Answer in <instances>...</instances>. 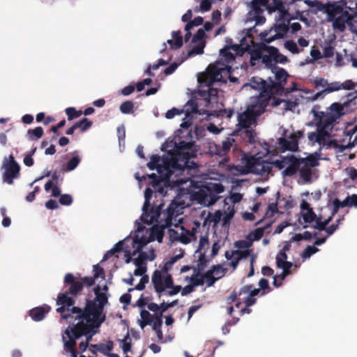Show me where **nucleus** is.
<instances>
[{"mask_svg":"<svg viewBox=\"0 0 357 357\" xmlns=\"http://www.w3.org/2000/svg\"><path fill=\"white\" fill-rule=\"evenodd\" d=\"M237 47H238L236 45H232L231 47H227L226 48L222 50L220 53H221V54L224 57H225V59L227 61H230L234 60L235 56H234V55L231 52H229V49L231 48L234 50H236Z\"/></svg>","mask_w":357,"mask_h":357,"instance_id":"nucleus-46","label":"nucleus"},{"mask_svg":"<svg viewBox=\"0 0 357 357\" xmlns=\"http://www.w3.org/2000/svg\"><path fill=\"white\" fill-rule=\"evenodd\" d=\"M225 190V187L221 183H213L211 185H203L199 191L197 193L198 198L201 201H205L207 195V192H214L216 194H220L223 192Z\"/></svg>","mask_w":357,"mask_h":357,"instance_id":"nucleus-21","label":"nucleus"},{"mask_svg":"<svg viewBox=\"0 0 357 357\" xmlns=\"http://www.w3.org/2000/svg\"><path fill=\"white\" fill-rule=\"evenodd\" d=\"M351 20L352 16L346 10L331 22L333 23V28L340 31H344L346 29V23L349 22Z\"/></svg>","mask_w":357,"mask_h":357,"instance_id":"nucleus-20","label":"nucleus"},{"mask_svg":"<svg viewBox=\"0 0 357 357\" xmlns=\"http://www.w3.org/2000/svg\"><path fill=\"white\" fill-rule=\"evenodd\" d=\"M153 195V190L150 188H147L145 190L144 192V198L145 201L144 202L143 206H142V211H144L146 213V210L147 207H150L151 205V199Z\"/></svg>","mask_w":357,"mask_h":357,"instance_id":"nucleus-44","label":"nucleus"},{"mask_svg":"<svg viewBox=\"0 0 357 357\" xmlns=\"http://www.w3.org/2000/svg\"><path fill=\"white\" fill-rule=\"evenodd\" d=\"M261 105L257 103L252 104L246 111L238 114V126L241 129L248 128L255 121L256 117L260 116L263 113H259Z\"/></svg>","mask_w":357,"mask_h":357,"instance_id":"nucleus-13","label":"nucleus"},{"mask_svg":"<svg viewBox=\"0 0 357 357\" xmlns=\"http://www.w3.org/2000/svg\"><path fill=\"white\" fill-rule=\"evenodd\" d=\"M151 282L158 296H161V294L166 289L165 283V277L162 276L161 272L155 270L152 275Z\"/></svg>","mask_w":357,"mask_h":357,"instance_id":"nucleus-22","label":"nucleus"},{"mask_svg":"<svg viewBox=\"0 0 357 357\" xmlns=\"http://www.w3.org/2000/svg\"><path fill=\"white\" fill-rule=\"evenodd\" d=\"M347 199H349L348 204L349 207H356L357 208V195L353 194L351 195H349L347 197Z\"/></svg>","mask_w":357,"mask_h":357,"instance_id":"nucleus-64","label":"nucleus"},{"mask_svg":"<svg viewBox=\"0 0 357 357\" xmlns=\"http://www.w3.org/2000/svg\"><path fill=\"white\" fill-rule=\"evenodd\" d=\"M173 153L171 158H165L161 160L158 155H153L147 167L151 170L156 169L158 174L165 172V178H170L176 171H184L197 168V165L190 159L196 155L194 149L195 142L178 140L174 137L169 142Z\"/></svg>","mask_w":357,"mask_h":357,"instance_id":"nucleus-1","label":"nucleus"},{"mask_svg":"<svg viewBox=\"0 0 357 357\" xmlns=\"http://www.w3.org/2000/svg\"><path fill=\"white\" fill-rule=\"evenodd\" d=\"M347 105V103L341 104L340 102H333L330 107L327 108L326 112L320 111L321 106L319 105H314L311 113L313 114L314 120L317 122L324 123V121L330 116L337 117V120L342 116L344 112V107Z\"/></svg>","mask_w":357,"mask_h":357,"instance_id":"nucleus-11","label":"nucleus"},{"mask_svg":"<svg viewBox=\"0 0 357 357\" xmlns=\"http://www.w3.org/2000/svg\"><path fill=\"white\" fill-rule=\"evenodd\" d=\"M205 36L206 34L204 29H198L197 33L192 36V43H196L198 41H203V39L205 37Z\"/></svg>","mask_w":357,"mask_h":357,"instance_id":"nucleus-57","label":"nucleus"},{"mask_svg":"<svg viewBox=\"0 0 357 357\" xmlns=\"http://www.w3.org/2000/svg\"><path fill=\"white\" fill-rule=\"evenodd\" d=\"M265 228L266 227H259L254 230L252 232V238L254 241H259L262 238Z\"/></svg>","mask_w":357,"mask_h":357,"instance_id":"nucleus-58","label":"nucleus"},{"mask_svg":"<svg viewBox=\"0 0 357 357\" xmlns=\"http://www.w3.org/2000/svg\"><path fill=\"white\" fill-rule=\"evenodd\" d=\"M96 297L93 300L87 299L84 308L73 307L71 312L75 314V320L82 322L86 327L91 329L99 328L105 321L106 316L103 313L105 305L108 302L107 296L100 292V287L97 285L93 289Z\"/></svg>","mask_w":357,"mask_h":357,"instance_id":"nucleus-3","label":"nucleus"},{"mask_svg":"<svg viewBox=\"0 0 357 357\" xmlns=\"http://www.w3.org/2000/svg\"><path fill=\"white\" fill-rule=\"evenodd\" d=\"M182 113H183V111L182 109H178L177 108H172L171 109H169L166 114H165V117L167 119H172L174 118L176 115H179V114H181Z\"/></svg>","mask_w":357,"mask_h":357,"instance_id":"nucleus-59","label":"nucleus"},{"mask_svg":"<svg viewBox=\"0 0 357 357\" xmlns=\"http://www.w3.org/2000/svg\"><path fill=\"white\" fill-rule=\"evenodd\" d=\"M222 68L213 65L208 67L206 73H204L199 78V82L201 84H204L206 86H213V84L222 78Z\"/></svg>","mask_w":357,"mask_h":357,"instance_id":"nucleus-17","label":"nucleus"},{"mask_svg":"<svg viewBox=\"0 0 357 357\" xmlns=\"http://www.w3.org/2000/svg\"><path fill=\"white\" fill-rule=\"evenodd\" d=\"M43 129L40 126H38L34 129H29L27 131V135L31 140L40 139L43 135Z\"/></svg>","mask_w":357,"mask_h":357,"instance_id":"nucleus-36","label":"nucleus"},{"mask_svg":"<svg viewBox=\"0 0 357 357\" xmlns=\"http://www.w3.org/2000/svg\"><path fill=\"white\" fill-rule=\"evenodd\" d=\"M279 144L284 151H296L298 148V143L296 139L289 141L281 137L279 139Z\"/></svg>","mask_w":357,"mask_h":357,"instance_id":"nucleus-26","label":"nucleus"},{"mask_svg":"<svg viewBox=\"0 0 357 357\" xmlns=\"http://www.w3.org/2000/svg\"><path fill=\"white\" fill-rule=\"evenodd\" d=\"M63 287L67 288L64 292L57 296L56 305H59L56 311L61 314V319L68 321L73 318L71 308L75 303L73 296H77L83 290L81 282L73 273H68L63 278Z\"/></svg>","mask_w":357,"mask_h":357,"instance_id":"nucleus-4","label":"nucleus"},{"mask_svg":"<svg viewBox=\"0 0 357 357\" xmlns=\"http://www.w3.org/2000/svg\"><path fill=\"white\" fill-rule=\"evenodd\" d=\"M77 278H78L79 282H81L83 289H84V287H90L93 286L96 282V280L94 279V278L93 276H89V277L79 276Z\"/></svg>","mask_w":357,"mask_h":357,"instance_id":"nucleus-48","label":"nucleus"},{"mask_svg":"<svg viewBox=\"0 0 357 357\" xmlns=\"http://www.w3.org/2000/svg\"><path fill=\"white\" fill-rule=\"evenodd\" d=\"M275 31L273 27H271L268 30H266L261 32L259 34L260 39L261 40V43H264L265 44L271 43V42L278 39L276 36H274Z\"/></svg>","mask_w":357,"mask_h":357,"instance_id":"nucleus-28","label":"nucleus"},{"mask_svg":"<svg viewBox=\"0 0 357 357\" xmlns=\"http://www.w3.org/2000/svg\"><path fill=\"white\" fill-rule=\"evenodd\" d=\"M251 88L260 91L259 96L256 98L255 103L261 105L259 113H264L266 107L270 105L273 92L269 90V83L259 77H253L250 79Z\"/></svg>","mask_w":357,"mask_h":357,"instance_id":"nucleus-10","label":"nucleus"},{"mask_svg":"<svg viewBox=\"0 0 357 357\" xmlns=\"http://www.w3.org/2000/svg\"><path fill=\"white\" fill-rule=\"evenodd\" d=\"M259 59L266 67L272 66L273 63H285L288 61L287 57L282 54L278 48L264 43L255 44L250 52L251 66H255V61Z\"/></svg>","mask_w":357,"mask_h":357,"instance_id":"nucleus-6","label":"nucleus"},{"mask_svg":"<svg viewBox=\"0 0 357 357\" xmlns=\"http://www.w3.org/2000/svg\"><path fill=\"white\" fill-rule=\"evenodd\" d=\"M334 55V47L331 45L323 48V57L331 58Z\"/></svg>","mask_w":357,"mask_h":357,"instance_id":"nucleus-61","label":"nucleus"},{"mask_svg":"<svg viewBox=\"0 0 357 357\" xmlns=\"http://www.w3.org/2000/svg\"><path fill=\"white\" fill-rule=\"evenodd\" d=\"M50 309L51 307L47 305L36 307L29 310V316L33 321H40L44 319Z\"/></svg>","mask_w":357,"mask_h":357,"instance_id":"nucleus-23","label":"nucleus"},{"mask_svg":"<svg viewBox=\"0 0 357 357\" xmlns=\"http://www.w3.org/2000/svg\"><path fill=\"white\" fill-rule=\"evenodd\" d=\"M123 343L122 344V350L124 354H127L131 349V338L128 333L125 336V337L121 340Z\"/></svg>","mask_w":357,"mask_h":357,"instance_id":"nucleus-51","label":"nucleus"},{"mask_svg":"<svg viewBox=\"0 0 357 357\" xmlns=\"http://www.w3.org/2000/svg\"><path fill=\"white\" fill-rule=\"evenodd\" d=\"M284 47L294 54L300 53L302 50H300L297 44L293 40H288L284 44Z\"/></svg>","mask_w":357,"mask_h":357,"instance_id":"nucleus-39","label":"nucleus"},{"mask_svg":"<svg viewBox=\"0 0 357 357\" xmlns=\"http://www.w3.org/2000/svg\"><path fill=\"white\" fill-rule=\"evenodd\" d=\"M184 202H178L173 200L166 210L164 211L162 218V211L164 204H160L158 206H153L151 208L147 207L146 213L142 211L141 220L147 225H151L154 222L158 223L161 228L165 229L172 225L173 218H176L183 213Z\"/></svg>","mask_w":357,"mask_h":357,"instance_id":"nucleus-5","label":"nucleus"},{"mask_svg":"<svg viewBox=\"0 0 357 357\" xmlns=\"http://www.w3.org/2000/svg\"><path fill=\"white\" fill-rule=\"evenodd\" d=\"M45 190L47 192L52 190V196L54 197H58L61 195L60 188L54 185L53 181H47L45 185Z\"/></svg>","mask_w":357,"mask_h":357,"instance_id":"nucleus-38","label":"nucleus"},{"mask_svg":"<svg viewBox=\"0 0 357 357\" xmlns=\"http://www.w3.org/2000/svg\"><path fill=\"white\" fill-rule=\"evenodd\" d=\"M75 124L77 128H79L82 132H85L92 126L93 122L87 118H84L79 121L76 122Z\"/></svg>","mask_w":357,"mask_h":357,"instance_id":"nucleus-40","label":"nucleus"},{"mask_svg":"<svg viewBox=\"0 0 357 357\" xmlns=\"http://www.w3.org/2000/svg\"><path fill=\"white\" fill-rule=\"evenodd\" d=\"M205 47V42L202 41L199 44L195 45L191 50L188 52L187 56L181 61L183 62L184 60L192 57L195 55L202 54L204 52V49Z\"/></svg>","mask_w":357,"mask_h":357,"instance_id":"nucleus-32","label":"nucleus"},{"mask_svg":"<svg viewBox=\"0 0 357 357\" xmlns=\"http://www.w3.org/2000/svg\"><path fill=\"white\" fill-rule=\"evenodd\" d=\"M165 283L166 289H171L169 291L167 292V294L169 296L176 295L182 289L181 286L174 285L173 278L170 274H167L165 276Z\"/></svg>","mask_w":357,"mask_h":357,"instance_id":"nucleus-25","label":"nucleus"},{"mask_svg":"<svg viewBox=\"0 0 357 357\" xmlns=\"http://www.w3.org/2000/svg\"><path fill=\"white\" fill-rule=\"evenodd\" d=\"M185 114L183 122L181 124V128L176 132L175 138L179 141L194 142L192 134V129L190 128L192 124V114H201L198 109V104L195 100H190L184 105L182 109Z\"/></svg>","mask_w":357,"mask_h":357,"instance_id":"nucleus-9","label":"nucleus"},{"mask_svg":"<svg viewBox=\"0 0 357 357\" xmlns=\"http://www.w3.org/2000/svg\"><path fill=\"white\" fill-rule=\"evenodd\" d=\"M235 142L236 141L234 138L227 137L225 140L222 141L220 144L211 143L208 147L209 153L211 155H218L223 158V160L227 161L226 158L227 155L231 148L235 146Z\"/></svg>","mask_w":357,"mask_h":357,"instance_id":"nucleus-16","label":"nucleus"},{"mask_svg":"<svg viewBox=\"0 0 357 357\" xmlns=\"http://www.w3.org/2000/svg\"><path fill=\"white\" fill-rule=\"evenodd\" d=\"M277 63H273L272 66H267L274 74V80H273L271 77H269V90L273 92V96H282L283 93H289L296 90V84L295 82L292 83L293 86L291 88L284 87L289 75L285 69L278 66L276 65Z\"/></svg>","mask_w":357,"mask_h":357,"instance_id":"nucleus-8","label":"nucleus"},{"mask_svg":"<svg viewBox=\"0 0 357 357\" xmlns=\"http://www.w3.org/2000/svg\"><path fill=\"white\" fill-rule=\"evenodd\" d=\"M59 203L63 206H70L73 203V197L69 194L61 195Z\"/></svg>","mask_w":357,"mask_h":357,"instance_id":"nucleus-56","label":"nucleus"},{"mask_svg":"<svg viewBox=\"0 0 357 357\" xmlns=\"http://www.w3.org/2000/svg\"><path fill=\"white\" fill-rule=\"evenodd\" d=\"M175 229L168 228V235L171 242L179 241L187 244L191 241V238L195 235L196 229L194 228L192 231L186 229L183 226L175 225Z\"/></svg>","mask_w":357,"mask_h":357,"instance_id":"nucleus-14","label":"nucleus"},{"mask_svg":"<svg viewBox=\"0 0 357 357\" xmlns=\"http://www.w3.org/2000/svg\"><path fill=\"white\" fill-rule=\"evenodd\" d=\"M218 89H214L212 86H207V90H202L200 91V93L203 94L204 96V99L207 102H210L212 98L217 99L218 98Z\"/></svg>","mask_w":357,"mask_h":357,"instance_id":"nucleus-35","label":"nucleus"},{"mask_svg":"<svg viewBox=\"0 0 357 357\" xmlns=\"http://www.w3.org/2000/svg\"><path fill=\"white\" fill-rule=\"evenodd\" d=\"M149 282V277L144 275L139 280V282L135 287L134 289L142 291L145 289L146 284ZM133 289H129L128 291H132Z\"/></svg>","mask_w":357,"mask_h":357,"instance_id":"nucleus-53","label":"nucleus"},{"mask_svg":"<svg viewBox=\"0 0 357 357\" xmlns=\"http://www.w3.org/2000/svg\"><path fill=\"white\" fill-rule=\"evenodd\" d=\"M172 38L174 39L176 48H181L183 46V38L181 31H174L172 33Z\"/></svg>","mask_w":357,"mask_h":357,"instance_id":"nucleus-47","label":"nucleus"},{"mask_svg":"<svg viewBox=\"0 0 357 357\" xmlns=\"http://www.w3.org/2000/svg\"><path fill=\"white\" fill-rule=\"evenodd\" d=\"M301 178L305 182H310L312 180V170L309 167H302L299 171Z\"/></svg>","mask_w":357,"mask_h":357,"instance_id":"nucleus-45","label":"nucleus"},{"mask_svg":"<svg viewBox=\"0 0 357 357\" xmlns=\"http://www.w3.org/2000/svg\"><path fill=\"white\" fill-rule=\"evenodd\" d=\"M346 3L342 1H328L326 14L327 21L331 22L339 15L346 10Z\"/></svg>","mask_w":357,"mask_h":357,"instance_id":"nucleus-18","label":"nucleus"},{"mask_svg":"<svg viewBox=\"0 0 357 357\" xmlns=\"http://www.w3.org/2000/svg\"><path fill=\"white\" fill-rule=\"evenodd\" d=\"M162 312H160L159 314L155 313L153 315V317L152 319V328L153 331L158 330L161 328V326L162 325Z\"/></svg>","mask_w":357,"mask_h":357,"instance_id":"nucleus-41","label":"nucleus"},{"mask_svg":"<svg viewBox=\"0 0 357 357\" xmlns=\"http://www.w3.org/2000/svg\"><path fill=\"white\" fill-rule=\"evenodd\" d=\"M178 303V300H174L171 303L162 302L160 303V312H165L167 309L174 307Z\"/></svg>","mask_w":357,"mask_h":357,"instance_id":"nucleus-60","label":"nucleus"},{"mask_svg":"<svg viewBox=\"0 0 357 357\" xmlns=\"http://www.w3.org/2000/svg\"><path fill=\"white\" fill-rule=\"evenodd\" d=\"M81 159L77 155H73L66 163L65 170L67 172L74 170L79 165Z\"/></svg>","mask_w":357,"mask_h":357,"instance_id":"nucleus-37","label":"nucleus"},{"mask_svg":"<svg viewBox=\"0 0 357 357\" xmlns=\"http://www.w3.org/2000/svg\"><path fill=\"white\" fill-rule=\"evenodd\" d=\"M357 83H354L352 80H346L341 83L342 89L352 90L354 89Z\"/></svg>","mask_w":357,"mask_h":357,"instance_id":"nucleus-63","label":"nucleus"},{"mask_svg":"<svg viewBox=\"0 0 357 357\" xmlns=\"http://www.w3.org/2000/svg\"><path fill=\"white\" fill-rule=\"evenodd\" d=\"M215 269L218 270L219 266H213L212 268L206 271L204 275L203 278L204 279H206V283L208 287H211L214 284V283L216 282V280L218 279V278H215L213 276L214 272L215 271Z\"/></svg>","mask_w":357,"mask_h":357,"instance_id":"nucleus-31","label":"nucleus"},{"mask_svg":"<svg viewBox=\"0 0 357 357\" xmlns=\"http://www.w3.org/2000/svg\"><path fill=\"white\" fill-rule=\"evenodd\" d=\"M68 119L69 121L79 117L82 114V111L77 110L75 107H68L65 110Z\"/></svg>","mask_w":357,"mask_h":357,"instance_id":"nucleus-43","label":"nucleus"},{"mask_svg":"<svg viewBox=\"0 0 357 357\" xmlns=\"http://www.w3.org/2000/svg\"><path fill=\"white\" fill-rule=\"evenodd\" d=\"M5 169L3 174V182L11 185L13 181L20 176V166L15 160L13 155H9L8 160L3 163Z\"/></svg>","mask_w":357,"mask_h":357,"instance_id":"nucleus-15","label":"nucleus"},{"mask_svg":"<svg viewBox=\"0 0 357 357\" xmlns=\"http://www.w3.org/2000/svg\"><path fill=\"white\" fill-rule=\"evenodd\" d=\"M340 89H342L341 83L339 82H334L331 84H328V87L324 89V91H326V93H328L339 91Z\"/></svg>","mask_w":357,"mask_h":357,"instance_id":"nucleus-55","label":"nucleus"},{"mask_svg":"<svg viewBox=\"0 0 357 357\" xmlns=\"http://www.w3.org/2000/svg\"><path fill=\"white\" fill-rule=\"evenodd\" d=\"M124 241H119L114 248L110 249L109 250L107 251L106 253L103 256L102 261H106L110 257H112L115 253L121 252V250H124L123 248Z\"/></svg>","mask_w":357,"mask_h":357,"instance_id":"nucleus-34","label":"nucleus"},{"mask_svg":"<svg viewBox=\"0 0 357 357\" xmlns=\"http://www.w3.org/2000/svg\"><path fill=\"white\" fill-rule=\"evenodd\" d=\"M92 348H96L103 355L108 356L114 348V343L112 340H108L106 344L100 343L92 344Z\"/></svg>","mask_w":357,"mask_h":357,"instance_id":"nucleus-27","label":"nucleus"},{"mask_svg":"<svg viewBox=\"0 0 357 357\" xmlns=\"http://www.w3.org/2000/svg\"><path fill=\"white\" fill-rule=\"evenodd\" d=\"M165 172H162V174H159L158 176L155 174L153 173L149 175V178H150L149 184L155 189H158L160 192H162L163 189L160 186L162 182H167L170 178H165Z\"/></svg>","mask_w":357,"mask_h":357,"instance_id":"nucleus-24","label":"nucleus"},{"mask_svg":"<svg viewBox=\"0 0 357 357\" xmlns=\"http://www.w3.org/2000/svg\"><path fill=\"white\" fill-rule=\"evenodd\" d=\"M149 242V241L146 237L139 238L138 236H135L132 239V246L135 248L133 255L139 252Z\"/></svg>","mask_w":357,"mask_h":357,"instance_id":"nucleus-29","label":"nucleus"},{"mask_svg":"<svg viewBox=\"0 0 357 357\" xmlns=\"http://www.w3.org/2000/svg\"><path fill=\"white\" fill-rule=\"evenodd\" d=\"M239 132H241V136L243 139L246 140L248 143L250 144H254L255 143L256 133L252 129H250V128L241 129L239 130Z\"/></svg>","mask_w":357,"mask_h":357,"instance_id":"nucleus-30","label":"nucleus"},{"mask_svg":"<svg viewBox=\"0 0 357 357\" xmlns=\"http://www.w3.org/2000/svg\"><path fill=\"white\" fill-rule=\"evenodd\" d=\"M301 164H304L306 167H315L319 165L318 158L313 155L310 154L306 158H298Z\"/></svg>","mask_w":357,"mask_h":357,"instance_id":"nucleus-33","label":"nucleus"},{"mask_svg":"<svg viewBox=\"0 0 357 357\" xmlns=\"http://www.w3.org/2000/svg\"><path fill=\"white\" fill-rule=\"evenodd\" d=\"M314 87L316 89L326 88L328 87V81L324 78L316 79L314 82Z\"/></svg>","mask_w":357,"mask_h":357,"instance_id":"nucleus-62","label":"nucleus"},{"mask_svg":"<svg viewBox=\"0 0 357 357\" xmlns=\"http://www.w3.org/2000/svg\"><path fill=\"white\" fill-rule=\"evenodd\" d=\"M134 103L130 100L122 102L119 107L121 113L127 114L133 112Z\"/></svg>","mask_w":357,"mask_h":357,"instance_id":"nucleus-42","label":"nucleus"},{"mask_svg":"<svg viewBox=\"0 0 357 357\" xmlns=\"http://www.w3.org/2000/svg\"><path fill=\"white\" fill-rule=\"evenodd\" d=\"M287 163V156L282 160H276L273 163L265 160L262 157L257 155L250 156L246 158L245 167L247 172L257 175L264 176L271 172L273 165L278 169H284Z\"/></svg>","mask_w":357,"mask_h":357,"instance_id":"nucleus-7","label":"nucleus"},{"mask_svg":"<svg viewBox=\"0 0 357 357\" xmlns=\"http://www.w3.org/2000/svg\"><path fill=\"white\" fill-rule=\"evenodd\" d=\"M278 268H282V271L291 272L290 268L293 266V264L291 261H282L280 259H278L277 262Z\"/></svg>","mask_w":357,"mask_h":357,"instance_id":"nucleus-52","label":"nucleus"},{"mask_svg":"<svg viewBox=\"0 0 357 357\" xmlns=\"http://www.w3.org/2000/svg\"><path fill=\"white\" fill-rule=\"evenodd\" d=\"M337 122V117L330 116L327 118L324 123L317 122V132H311L308 133V139L310 142L321 144L328 137L329 132L332 130L334 125Z\"/></svg>","mask_w":357,"mask_h":357,"instance_id":"nucleus-12","label":"nucleus"},{"mask_svg":"<svg viewBox=\"0 0 357 357\" xmlns=\"http://www.w3.org/2000/svg\"><path fill=\"white\" fill-rule=\"evenodd\" d=\"M319 249L313 245H307L301 254V257L303 259H307L311 257L313 254L317 252Z\"/></svg>","mask_w":357,"mask_h":357,"instance_id":"nucleus-49","label":"nucleus"},{"mask_svg":"<svg viewBox=\"0 0 357 357\" xmlns=\"http://www.w3.org/2000/svg\"><path fill=\"white\" fill-rule=\"evenodd\" d=\"M93 275L95 280L98 279V278H105V271L103 268L100 266L98 264L94 265L93 268Z\"/></svg>","mask_w":357,"mask_h":357,"instance_id":"nucleus-54","label":"nucleus"},{"mask_svg":"<svg viewBox=\"0 0 357 357\" xmlns=\"http://www.w3.org/2000/svg\"><path fill=\"white\" fill-rule=\"evenodd\" d=\"M288 165L282 172V176H293L299 170L300 166L301 165L300 160L295 155H291L287 156Z\"/></svg>","mask_w":357,"mask_h":357,"instance_id":"nucleus-19","label":"nucleus"},{"mask_svg":"<svg viewBox=\"0 0 357 357\" xmlns=\"http://www.w3.org/2000/svg\"><path fill=\"white\" fill-rule=\"evenodd\" d=\"M250 7L251 10L247 15V22H255V26L263 24L266 22V18L263 15L265 10L269 13L278 10V20L282 22L276 23L273 26L274 36L279 39L286 36L289 31V23L292 17L281 0H252Z\"/></svg>","mask_w":357,"mask_h":357,"instance_id":"nucleus-2","label":"nucleus"},{"mask_svg":"<svg viewBox=\"0 0 357 357\" xmlns=\"http://www.w3.org/2000/svg\"><path fill=\"white\" fill-rule=\"evenodd\" d=\"M303 218L305 223H312L316 220L317 215L313 209H309L303 214Z\"/></svg>","mask_w":357,"mask_h":357,"instance_id":"nucleus-50","label":"nucleus"}]
</instances>
